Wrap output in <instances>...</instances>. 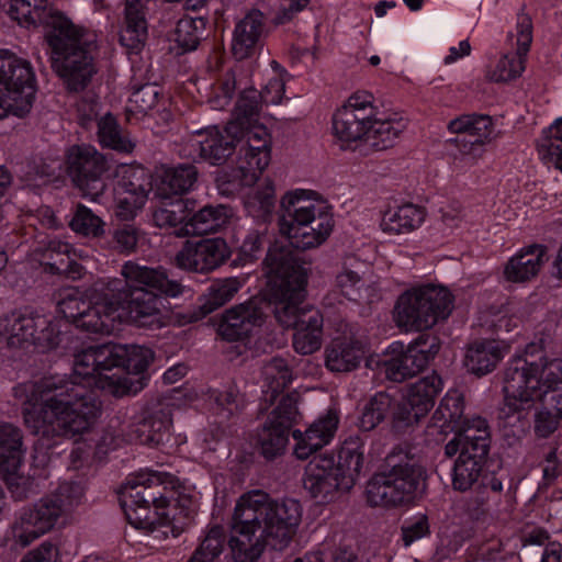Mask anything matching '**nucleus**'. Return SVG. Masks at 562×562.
Wrapping results in <instances>:
<instances>
[{"label": "nucleus", "mask_w": 562, "mask_h": 562, "mask_svg": "<svg viewBox=\"0 0 562 562\" xmlns=\"http://www.w3.org/2000/svg\"><path fill=\"white\" fill-rule=\"evenodd\" d=\"M153 359V351L138 345L102 344L80 350L75 355L72 380L46 376L14 387V396L25 404L24 424L33 434L56 442L89 432L101 415V403L88 387L115 397L136 394L143 389L142 378L110 372L123 368L137 375Z\"/></svg>", "instance_id": "nucleus-1"}, {"label": "nucleus", "mask_w": 562, "mask_h": 562, "mask_svg": "<svg viewBox=\"0 0 562 562\" xmlns=\"http://www.w3.org/2000/svg\"><path fill=\"white\" fill-rule=\"evenodd\" d=\"M302 518L297 501L272 499L261 490L244 493L236 502L229 548L236 562H255L266 547L283 550L292 541Z\"/></svg>", "instance_id": "nucleus-2"}, {"label": "nucleus", "mask_w": 562, "mask_h": 562, "mask_svg": "<svg viewBox=\"0 0 562 562\" xmlns=\"http://www.w3.org/2000/svg\"><path fill=\"white\" fill-rule=\"evenodd\" d=\"M269 300L277 321L293 327V347L301 355H312L322 347L323 315L317 308L303 305L307 272L291 250L273 246L265 259Z\"/></svg>", "instance_id": "nucleus-3"}, {"label": "nucleus", "mask_w": 562, "mask_h": 562, "mask_svg": "<svg viewBox=\"0 0 562 562\" xmlns=\"http://www.w3.org/2000/svg\"><path fill=\"white\" fill-rule=\"evenodd\" d=\"M125 285L114 279L108 283V292H116L124 301V321L137 327L159 329L170 319L169 308L162 297H177L183 293V286L170 280L162 268H153L128 260L121 268ZM123 304V302H121Z\"/></svg>", "instance_id": "nucleus-4"}, {"label": "nucleus", "mask_w": 562, "mask_h": 562, "mask_svg": "<svg viewBox=\"0 0 562 562\" xmlns=\"http://www.w3.org/2000/svg\"><path fill=\"white\" fill-rule=\"evenodd\" d=\"M45 23L53 69L68 90H83L97 74L92 55L97 48V34L75 24L57 10L48 12Z\"/></svg>", "instance_id": "nucleus-5"}, {"label": "nucleus", "mask_w": 562, "mask_h": 562, "mask_svg": "<svg viewBox=\"0 0 562 562\" xmlns=\"http://www.w3.org/2000/svg\"><path fill=\"white\" fill-rule=\"evenodd\" d=\"M279 232L296 249L321 247L335 227L334 216L323 196L308 189H293L280 200Z\"/></svg>", "instance_id": "nucleus-6"}, {"label": "nucleus", "mask_w": 562, "mask_h": 562, "mask_svg": "<svg viewBox=\"0 0 562 562\" xmlns=\"http://www.w3.org/2000/svg\"><path fill=\"white\" fill-rule=\"evenodd\" d=\"M535 344L524 355H515L507 363L503 378L504 406L502 416L513 417L518 423L525 419L524 412L530 409L543 395V368L550 362L542 355L535 358Z\"/></svg>", "instance_id": "nucleus-7"}, {"label": "nucleus", "mask_w": 562, "mask_h": 562, "mask_svg": "<svg viewBox=\"0 0 562 562\" xmlns=\"http://www.w3.org/2000/svg\"><path fill=\"white\" fill-rule=\"evenodd\" d=\"M80 496L77 486L68 483L60 485L57 491L16 514L8 539L21 548L30 546L50 531L58 519L78 504Z\"/></svg>", "instance_id": "nucleus-8"}, {"label": "nucleus", "mask_w": 562, "mask_h": 562, "mask_svg": "<svg viewBox=\"0 0 562 562\" xmlns=\"http://www.w3.org/2000/svg\"><path fill=\"white\" fill-rule=\"evenodd\" d=\"M452 310V295L443 286L423 284L403 292L394 306V322L405 331H419L446 319Z\"/></svg>", "instance_id": "nucleus-9"}, {"label": "nucleus", "mask_w": 562, "mask_h": 562, "mask_svg": "<svg viewBox=\"0 0 562 562\" xmlns=\"http://www.w3.org/2000/svg\"><path fill=\"white\" fill-rule=\"evenodd\" d=\"M36 76L30 60L0 49V120L24 117L35 101Z\"/></svg>", "instance_id": "nucleus-10"}, {"label": "nucleus", "mask_w": 562, "mask_h": 562, "mask_svg": "<svg viewBox=\"0 0 562 562\" xmlns=\"http://www.w3.org/2000/svg\"><path fill=\"white\" fill-rule=\"evenodd\" d=\"M490 448V429L486 420L475 419L471 428H465L460 436H454L445 446L449 458L459 453L451 471V484L459 492L469 491L479 480L482 460Z\"/></svg>", "instance_id": "nucleus-11"}, {"label": "nucleus", "mask_w": 562, "mask_h": 562, "mask_svg": "<svg viewBox=\"0 0 562 562\" xmlns=\"http://www.w3.org/2000/svg\"><path fill=\"white\" fill-rule=\"evenodd\" d=\"M0 342L10 348L35 346L41 351L60 342L59 321L38 314L12 312L0 318Z\"/></svg>", "instance_id": "nucleus-12"}, {"label": "nucleus", "mask_w": 562, "mask_h": 562, "mask_svg": "<svg viewBox=\"0 0 562 562\" xmlns=\"http://www.w3.org/2000/svg\"><path fill=\"white\" fill-rule=\"evenodd\" d=\"M425 480L424 470L415 464H398L386 473L375 474L367 484L369 504L381 507L407 505L416 498Z\"/></svg>", "instance_id": "nucleus-13"}, {"label": "nucleus", "mask_w": 562, "mask_h": 562, "mask_svg": "<svg viewBox=\"0 0 562 562\" xmlns=\"http://www.w3.org/2000/svg\"><path fill=\"white\" fill-rule=\"evenodd\" d=\"M237 145H239L237 168L232 189H222L223 193H233L239 187L256 184L271 160V136L258 122L241 125Z\"/></svg>", "instance_id": "nucleus-14"}, {"label": "nucleus", "mask_w": 562, "mask_h": 562, "mask_svg": "<svg viewBox=\"0 0 562 562\" xmlns=\"http://www.w3.org/2000/svg\"><path fill=\"white\" fill-rule=\"evenodd\" d=\"M440 350V339L434 334L419 335L408 345L393 341L385 350L387 379L401 382L423 371Z\"/></svg>", "instance_id": "nucleus-15"}, {"label": "nucleus", "mask_w": 562, "mask_h": 562, "mask_svg": "<svg viewBox=\"0 0 562 562\" xmlns=\"http://www.w3.org/2000/svg\"><path fill=\"white\" fill-rule=\"evenodd\" d=\"M68 173L74 184L87 196L95 201L104 191L102 175L106 161L102 154L89 145L72 146L67 153Z\"/></svg>", "instance_id": "nucleus-16"}, {"label": "nucleus", "mask_w": 562, "mask_h": 562, "mask_svg": "<svg viewBox=\"0 0 562 562\" xmlns=\"http://www.w3.org/2000/svg\"><path fill=\"white\" fill-rule=\"evenodd\" d=\"M299 419L296 398L282 396L257 435V445L265 458L273 459L283 453L289 442V431Z\"/></svg>", "instance_id": "nucleus-17"}, {"label": "nucleus", "mask_w": 562, "mask_h": 562, "mask_svg": "<svg viewBox=\"0 0 562 562\" xmlns=\"http://www.w3.org/2000/svg\"><path fill=\"white\" fill-rule=\"evenodd\" d=\"M239 132V123H228L223 130L210 126L195 131L187 140L188 156L221 165L236 148Z\"/></svg>", "instance_id": "nucleus-18"}, {"label": "nucleus", "mask_w": 562, "mask_h": 562, "mask_svg": "<svg viewBox=\"0 0 562 562\" xmlns=\"http://www.w3.org/2000/svg\"><path fill=\"white\" fill-rule=\"evenodd\" d=\"M176 485L175 476L164 471L142 469L127 476L122 495L134 504H147L169 510V490Z\"/></svg>", "instance_id": "nucleus-19"}, {"label": "nucleus", "mask_w": 562, "mask_h": 562, "mask_svg": "<svg viewBox=\"0 0 562 562\" xmlns=\"http://www.w3.org/2000/svg\"><path fill=\"white\" fill-rule=\"evenodd\" d=\"M532 42V22L526 14L518 15L516 33L508 35L514 52L504 54L494 68L486 71V78L494 82H506L518 78L525 70L526 56Z\"/></svg>", "instance_id": "nucleus-20"}, {"label": "nucleus", "mask_w": 562, "mask_h": 562, "mask_svg": "<svg viewBox=\"0 0 562 562\" xmlns=\"http://www.w3.org/2000/svg\"><path fill=\"white\" fill-rule=\"evenodd\" d=\"M442 389L443 381L435 372L409 384L402 402L393 411L394 422L406 426L417 423L434 406Z\"/></svg>", "instance_id": "nucleus-21"}, {"label": "nucleus", "mask_w": 562, "mask_h": 562, "mask_svg": "<svg viewBox=\"0 0 562 562\" xmlns=\"http://www.w3.org/2000/svg\"><path fill=\"white\" fill-rule=\"evenodd\" d=\"M229 247L223 238L187 240L176 254L175 263L182 270L206 273L229 258Z\"/></svg>", "instance_id": "nucleus-22"}, {"label": "nucleus", "mask_w": 562, "mask_h": 562, "mask_svg": "<svg viewBox=\"0 0 562 562\" xmlns=\"http://www.w3.org/2000/svg\"><path fill=\"white\" fill-rule=\"evenodd\" d=\"M335 465L336 458L325 453L313 458L305 468L304 488L319 504L330 503L337 499L340 493L350 491L342 486Z\"/></svg>", "instance_id": "nucleus-23"}, {"label": "nucleus", "mask_w": 562, "mask_h": 562, "mask_svg": "<svg viewBox=\"0 0 562 562\" xmlns=\"http://www.w3.org/2000/svg\"><path fill=\"white\" fill-rule=\"evenodd\" d=\"M339 419L338 411L329 408L315 419L306 430H293L294 456L300 460H306L317 450L329 445L338 430Z\"/></svg>", "instance_id": "nucleus-24"}, {"label": "nucleus", "mask_w": 562, "mask_h": 562, "mask_svg": "<svg viewBox=\"0 0 562 562\" xmlns=\"http://www.w3.org/2000/svg\"><path fill=\"white\" fill-rule=\"evenodd\" d=\"M104 295L91 303L89 302L83 315L79 317L77 328L98 334H111L124 322V305L116 296V292Z\"/></svg>", "instance_id": "nucleus-25"}, {"label": "nucleus", "mask_w": 562, "mask_h": 562, "mask_svg": "<svg viewBox=\"0 0 562 562\" xmlns=\"http://www.w3.org/2000/svg\"><path fill=\"white\" fill-rule=\"evenodd\" d=\"M266 313L257 301H249L227 310L218 325V335L227 341H238L260 328Z\"/></svg>", "instance_id": "nucleus-26"}, {"label": "nucleus", "mask_w": 562, "mask_h": 562, "mask_svg": "<svg viewBox=\"0 0 562 562\" xmlns=\"http://www.w3.org/2000/svg\"><path fill=\"white\" fill-rule=\"evenodd\" d=\"M485 420L479 416L464 415V397L458 390H449L439 403L431 417V428H437L441 435L456 432L460 436L465 428H471L475 420Z\"/></svg>", "instance_id": "nucleus-27"}, {"label": "nucleus", "mask_w": 562, "mask_h": 562, "mask_svg": "<svg viewBox=\"0 0 562 562\" xmlns=\"http://www.w3.org/2000/svg\"><path fill=\"white\" fill-rule=\"evenodd\" d=\"M448 130L453 134H468L472 142H464L462 154L472 162L476 161L483 153V144L492 138L493 122L487 115L464 114L451 120Z\"/></svg>", "instance_id": "nucleus-28"}, {"label": "nucleus", "mask_w": 562, "mask_h": 562, "mask_svg": "<svg viewBox=\"0 0 562 562\" xmlns=\"http://www.w3.org/2000/svg\"><path fill=\"white\" fill-rule=\"evenodd\" d=\"M367 353L362 341L353 337H336L325 347V367L336 373L356 370Z\"/></svg>", "instance_id": "nucleus-29"}, {"label": "nucleus", "mask_w": 562, "mask_h": 562, "mask_svg": "<svg viewBox=\"0 0 562 562\" xmlns=\"http://www.w3.org/2000/svg\"><path fill=\"white\" fill-rule=\"evenodd\" d=\"M266 33L263 14L258 10L247 13L235 26L232 52L236 59L251 57Z\"/></svg>", "instance_id": "nucleus-30"}, {"label": "nucleus", "mask_w": 562, "mask_h": 562, "mask_svg": "<svg viewBox=\"0 0 562 562\" xmlns=\"http://www.w3.org/2000/svg\"><path fill=\"white\" fill-rule=\"evenodd\" d=\"M232 216L231 210L223 205H205L193 214L175 232L177 237L214 234L224 228Z\"/></svg>", "instance_id": "nucleus-31"}, {"label": "nucleus", "mask_w": 562, "mask_h": 562, "mask_svg": "<svg viewBox=\"0 0 562 562\" xmlns=\"http://www.w3.org/2000/svg\"><path fill=\"white\" fill-rule=\"evenodd\" d=\"M548 261L547 247L531 245L514 255L505 265L504 277L510 282H527L533 279Z\"/></svg>", "instance_id": "nucleus-32"}, {"label": "nucleus", "mask_w": 562, "mask_h": 562, "mask_svg": "<svg viewBox=\"0 0 562 562\" xmlns=\"http://www.w3.org/2000/svg\"><path fill=\"white\" fill-rule=\"evenodd\" d=\"M509 351L504 341L484 339L473 342L467 350L464 366L468 371L481 376L493 371Z\"/></svg>", "instance_id": "nucleus-33"}, {"label": "nucleus", "mask_w": 562, "mask_h": 562, "mask_svg": "<svg viewBox=\"0 0 562 562\" xmlns=\"http://www.w3.org/2000/svg\"><path fill=\"white\" fill-rule=\"evenodd\" d=\"M364 463V442L359 436H350L340 446L335 470L345 488L351 490L358 481Z\"/></svg>", "instance_id": "nucleus-34"}, {"label": "nucleus", "mask_w": 562, "mask_h": 562, "mask_svg": "<svg viewBox=\"0 0 562 562\" xmlns=\"http://www.w3.org/2000/svg\"><path fill=\"white\" fill-rule=\"evenodd\" d=\"M196 177L198 171L192 165L164 168L157 175L155 194L162 200L184 194L193 188Z\"/></svg>", "instance_id": "nucleus-35"}, {"label": "nucleus", "mask_w": 562, "mask_h": 562, "mask_svg": "<svg viewBox=\"0 0 562 562\" xmlns=\"http://www.w3.org/2000/svg\"><path fill=\"white\" fill-rule=\"evenodd\" d=\"M426 218L424 207L405 203L387 209L381 220V228L390 234H408L422 226Z\"/></svg>", "instance_id": "nucleus-36"}, {"label": "nucleus", "mask_w": 562, "mask_h": 562, "mask_svg": "<svg viewBox=\"0 0 562 562\" xmlns=\"http://www.w3.org/2000/svg\"><path fill=\"white\" fill-rule=\"evenodd\" d=\"M122 505L128 522L136 529L153 532L159 527H169V510H160L147 504H134L133 499L123 497Z\"/></svg>", "instance_id": "nucleus-37"}, {"label": "nucleus", "mask_w": 562, "mask_h": 562, "mask_svg": "<svg viewBox=\"0 0 562 562\" xmlns=\"http://www.w3.org/2000/svg\"><path fill=\"white\" fill-rule=\"evenodd\" d=\"M407 122L403 117H387L371 120L366 144L376 150L392 147L400 135L406 130Z\"/></svg>", "instance_id": "nucleus-38"}, {"label": "nucleus", "mask_w": 562, "mask_h": 562, "mask_svg": "<svg viewBox=\"0 0 562 562\" xmlns=\"http://www.w3.org/2000/svg\"><path fill=\"white\" fill-rule=\"evenodd\" d=\"M23 453L21 430L12 424H0V471L21 467Z\"/></svg>", "instance_id": "nucleus-39"}, {"label": "nucleus", "mask_w": 562, "mask_h": 562, "mask_svg": "<svg viewBox=\"0 0 562 562\" xmlns=\"http://www.w3.org/2000/svg\"><path fill=\"white\" fill-rule=\"evenodd\" d=\"M147 37L145 10L125 8V18L120 31V43L131 53H138Z\"/></svg>", "instance_id": "nucleus-40"}, {"label": "nucleus", "mask_w": 562, "mask_h": 562, "mask_svg": "<svg viewBox=\"0 0 562 562\" xmlns=\"http://www.w3.org/2000/svg\"><path fill=\"white\" fill-rule=\"evenodd\" d=\"M276 203L274 184L269 178L262 179L255 188H251L244 198L247 212L256 218L268 217Z\"/></svg>", "instance_id": "nucleus-41"}, {"label": "nucleus", "mask_w": 562, "mask_h": 562, "mask_svg": "<svg viewBox=\"0 0 562 562\" xmlns=\"http://www.w3.org/2000/svg\"><path fill=\"white\" fill-rule=\"evenodd\" d=\"M371 120L347 111L338 110L334 115L333 128L335 135L342 142L351 143L363 140L366 143Z\"/></svg>", "instance_id": "nucleus-42"}, {"label": "nucleus", "mask_w": 562, "mask_h": 562, "mask_svg": "<svg viewBox=\"0 0 562 562\" xmlns=\"http://www.w3.org/2000/svg\"><path fill=\"white\" fill-rule=\"evenodd\" d=\"M543 395L540 401L562 415V360L551 359L543 368Z\"/></svg>", "instance_id": "nucleus-43"}, {"label": "nucleus", "mask_w": 562, "mask_h": 562, "mask_svg": "<svg viewBox=\"0 0 562 562\" xmlns=\"http://www.w3.org/2000/svg\"><path fill=\"white\" fill-rule=\"evenodd\" d=\"M171 418L167 412L160 411L146 418L138 428L140 443L149 447H159L168 441L171 428Z\"/></svg>", "instance_id": "nucleus-44"}, {"label": "nucleus", "mask_w": 562, "mask_h": 562, "mask_svg": "<svg viewBox=\"0 0 562 562\" xmlns=\"http://www.w3.org/2000/svg\"><path fill=\"white\" fill-rule=\"evenodd\" d=\"M98 138L103 147L121 153H132L135 147V143L121 131L115 117L111 114H105L99 120Z\"/></svg>", "instance_id": "nucleus-45"}, {"label": "nucleus", "mask_w": 562, "mask_h": 562, "mask_svg": "<svg viewBox=\"0 0 562 562\" xmlns=\"http://www.w3.org/2000/svg\"><path fill=\"white\" fill-rule=\"evenodd\" d=\"M538 153L544 164L562 171V117L543 132L538 144Z\"/></svg>", "instance_id": "nucleus-46"}, {"label": "nucleus", "mask_w": 562, "mask_h": 562, "mask_svg": "<svg viewBox=\"0 0 562 562\" xmlns=\"http://www.w3.org/2000/svg\"><path fill=\"white\" fill-rule=\"evenodd\" d=\"M262 376L267 386L265 391L273 401L292 381V370L282 358H273L262 368Z\"/></svg>", "instance_id": "nucleus-47"}, {"label": "nucleus", "mask_w": 562, "mask_h": 562, "mask_svg": "<svg viewBox=\"0 0 562 562\" xmlns=\"http://www.w3.org/2000/svg\"><path fill=\"white\" fill-rule=\"evenodd\" d=\"M117 178L114 191H131L148 194L149 176L145 168L135 165H120L115 170Z\"/></svg>", "instance_id": "nucleus-48"}, {"label": "nucleus", "mask_w": 562, "mask_h": 562, "mask_svg": "<svg viewBox=\"0 0 562 562\" xmlns=\"http://www.w3.org/2000/svg\"><path fill=\"white\" fill-rule=\"evenodd\" d=\"M159 97L160 89L153 83H146L134 89L126 103L127 116L148 113L157 105Z\"/></svg>", "instance_id": "nucleus-49"}, {"label": "nucleus", "mask_w": 562, "mask_h": 562, "mask_svg": "<svg viewBox=\"0 0 562 562\" xmlns=\"http://www.w3.org/2000/svg\"><path fill=\"white\" fill-rule=\"evenodd\" d=\"M189 218V201L177 200L167 206H161L153 213L155 224L160 228L173 227L179 229Z\"/></svg>", "instance_id": "nucleus-50"}, {"label": "nucleus", "mask_w": 562, "mask_h": 562, "mask_svg": "<svg viewBox=\"0 0 562 562\" xmlns=\"http://www.w3.org/2000/svg\"><path fill=\"white\" fill-rule=\"evenodd\" d=\"M391 397L385 393L375 394L363 407L359 417V427L369 431L376 427L391 408Z\"/></svg>", "instance_id": "nucleus-51"}, {"label": "nucleus", "mask_w": 562, "mask_h": 562, "mask_svg": "<svg viewBox=\"0 0 562 562\" xmlns=\"http://www.w3.org/2000/svg\"><path fill=\"white\" fill-rule=\"evenodd\" d=\"M205 22L201 18H182L175 30V42L186 52L193 50L202 37Z\"/></svg>", "instance_id": "nucleus-52"}, {"label": "nucleus", "mask_w": 562, "mask_h": 562, "mask_svg": "<svg viewBox=\"0 0 562 562\" xmlns=\"http://www.w3.org/2000/svg\"><path fill=\"white\" fill-rule=\"evenodd\" d=\"M70 227L77 234L87 237H99L104 234V222L90 209L79 204L70 221Z\"/></svg>", "instance_id": "nucleus-53"}, {"label": "nucleus", "mask_w": 562, "mask_h": 562, "mask_svg": "<svg viewBox=\"0 0 562 562\" xmlns=\"http://www.w3.org/2000/svg\"><path fill=\"white\" fill-rule=\"evenodd\" d=\"M89 301L85 300L82 293L75 288H66L60 291L57 303L58 311L69 322L77 326L79 317L83 315Z\"/></svg>", "instance_id": "nucleus-54"}, {"label": "nucleus", "mask_w": 562, "mask_h": 562, "mask_svg": "<svg viewBox=\"0 0 562 562\" xmlns=\"http://www.w3.org/2000/svg\"><path fill=\"white\" fill-rule=\"evenodd\" d=\"M335 286L347 299L357 301L361 297L364 281L357 267L345 263L335 277Z\"/></svg>", "instance_id": "nucleus-55"}, {"label": "nucleus", "mask_w": 562, "mask_h": 562, "mask_svg": "<svg viewBox=\"0 0 562 562\" xmlns=\"http://www.w3.org/2000/svg\"><path fill=\"white\" fill-rule=\"evenodd\" d=\"M224 541L223 529L211 528L189 562H216L223 551Z\"/></svg>", "instance_id": "nucleus-56"}, {"label": "nucleus", "mask_w": 562, "mask_h": 562, "mask_svg": "<svg viewBox=\"0 0 562 562\" xmlns=\"http://www.w3.org/2000/svg\"><path fill=\"white\" fill-rule=\"evenodd\" d=\"M271 77L260 92V99L267 104H279L285 91V78L288 72L276 60L270 63Z\"/></svg>", "instance_id": "nucleus-57"}, {"label": "nucleus", "mask_w": 562, "mask_h": 562, "mask_svg": "<svg viewBox=\"0 0 562 562\" xmlns=\"http://www.w3.org/2000/svg\"><path fill=\"white\" fill-rule=\"evenodd\" d=\"M47 0H10L9 13L19 24L29 26L41 18L40 11L45 9Z\"/></svg>", "instance_id": "nucleus-58"}, {"label": "nucleus", "mask_w": 562, "mask_h": 562, "mask_svg": "<svg viewBox=\"0 0 562 562\" xmlns=\"http://www.w3.org/2000/svg\"><path fill=\"white\" fill-rule=\"evenodd\" d=\"M148 194L131 191H115L116 216L123 221L132 220L144 207Z\"/></svg>", "instance_id": "nucleus-59"}, {"label": "nucleus", "mask_w": 562, "mask_h": 562, "mask_svg": "<svg viewBox=\"0 0 562 562\" xmlns=\"http://www.w3.org/2000/svg\"><path fill=\"white\" fill-rule=\"evenodd\" d=\"M259 97L260 95L256 90L244 91L235 108V120L229 123H239L241 126L257 122L255 116L259 111Z\"/></svg>", "instance_id": "nucleus-60"}, {"label": "nucleus", "mask_w": 562, "mask_h": 562, "mask_svg": "<svg viewBox=\"0 0 562 562\" xmlns=\"http://www.w3.org/2000/svg\"><path fill=\"white\" fill-rule=\"evenodd\" d=\"M236 89V75L235 71L227 70L223 78L220 80L217 86L214 88L212 97L209 99V103L212 109L223 110L229 105Z\"/></svg>", "instance_id": "nucleus-61"}, {"label": "nucleus", "mask_w": 562, "mask_h": 562, "mask_svg": "<svg viewBox=\"0 0 562 562\" xmlns=\"http://www.w3.org/2000/svg\"><path fill=\"white\" fill-rule=\"evenodd\" d=\"M20 468L0 471V476L5 481L12 495L19 499L27 497L33 492L34 480L20 473Z\"/></svg>", "instance_id": "nucleus-62"}, {"label": "nucleus", "mask_w": 562, "mask_h": 562, "mask_svg": "<svg viewBox=\"0 0 562 562\" xmlns=\"http://www.w3.org/2000/svg\"><path fill=\"white\" fill-rule=\"evenodd\" d=\"M373 100V95L370 92L357 91L348 98L347 102L339 110L372 120L375 116Z\"/></svg>", "instance_id": "nucleus-63"}, {"label": "nucleus", "mask_w": 562, "mask_h": 562, "mask_svg": "<svg viewBox=\"0 0 562 562\" xmlns=\"http://www.w3.org/2000/svg\"><path fill=\"white\" fill-rule=\"evenodd\" d=\"M562 415L548 408L546 405L535 415V432L540 438H548L559 427Z\"/></svg>", "instance_id": "nucleus-64"}]
</instances>
